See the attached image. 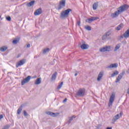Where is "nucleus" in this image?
I'll return each instance as SVG.
<instances>
[{
	"mask_svg": "<svg viewBox=\"0 0 129 129\" xmlns=\"http://www.w3.org/2000/svg\"><path fill=\"white\" fill-rule=\"evenodd\" d=\"M49 51H50V49L49 48H47L43 50V54H46V53H49Z\"/></svg>",
	"mask_w": 129,
	"mask_h": 129,
	"instance_id": "obj_27",
	"label": "nucleus"
},
{
	"mask_svg": "<svg viewBox=\"0 0 129 129\" xmlns=\"http://www.w3.org/2000/svg\"><path fill=\"white\" fill-rule=\"evenodd\" d=\"M45 113L48 115H50V116H52L53 117H56V116L59 115V113H53L51 111H46Z\"/></svg>",
	"mask_w": 129,
	"mask_h": 129,
	"instance_id": "obj_11",
	"label": "nucleus"
},
{
	"mask_svg": "<svg viewBox=\"0 0 129 129\" xmlns=\"http://www.w3.org/2000/svg\"><path fill=\"white\" fill-rule=\"evenodd\" d=\"M30 47H31V45L30 44H28L27 45V48H30Z\"/></svg>",
	"mask_w": 129,
	"mask_h": 129,
	"instance_id": "obj_41",
	"label": "nucleus"
},
{
	"mask_svg": "<svg viewBox=\"0 0 129 129\" xmlns=\"http://www.w3.org/2000/svg\"><path fill=\"white\" fill-rule=\"evenodd\" d=\"M6 20L8 21L9 22H11L12 18H11V17L8 16L6 17Z\"/></svg>",
	"mask_w": 129,
	"mask_h": 129,
	"instance_id": "obj_34",
	"label": "nucleus"
},
{
	"mask_svg": "<svg viewBox=\"0 0 129 129\" xmlns=\"http://www.w3.org/2000/svg\"><path fill=\"white\" fill-rule=\"evenodd\" d=\"M105 35H106L107 37H108L109 36H110V33L106 32Z\"/></svg>",
	"mask_w": 129,
	"mask_h": 129,
	"instance_id": "obj_37",
	"label": "nucleus"
},
{
	"mask_svg": "<svg viewBox=\"0 0 129 129\" xmlns=\"http://www.w3.org/2000/svg\"><path fill=\"white\" fill-rule=\"evenodd\" d=\"M23 115H24V116H28V115H29V114H28V113H27V111H26V110H24L23 111Z\"/></svg>",
	"mask_w": 129,
	"mask_h": 129,
	"instance_id": "obj_32",
	"label": "nucleus"
},
{
	"mask_svg": "<svg viewBox=\"0 0 129 129\" xmlns=\"http://www.w3.org/2000/svg\"><path fill=\"white\" fill-rule=\"evenodd\" d=\"M66 101H67V98H65L63 101V102H66Z\"/></svg>",
	"mask_w": 129,
	"mask_h": 129,
	"instance_id": "obj_42",
	"label": "nucleus"
},
{
	"mask_svg": "<svg viewBox=\"0 0 129 129\" xmlns=\"http://www.w3.org/2000/svg\"><path fill=\"white\" fill-rule=\"evenodd\" d=\"M1 16H0V19H1Z\"/></svg>",
	"mask_w": 129,
	"mask_h": 129,
	"instance_id": "obj_46",
	"label": "nucleus"
},
{
	"mask_svg": "<svg viewBox=\"0 0 129 129\" xmlns=\"http://www.w3.org/2000/svg\"><path fill=\"white\" fill-rule=\"evenodd\" d=\"M128 9V6L126 4H124L119 8H118L117 11H115V13H112L111 14V17L112 19H114L115 18H117L121 13H123V12H125V11H126Z\"/></svg>",
	"mask_w": 129,
	"mask_h": 129,
	"instance_id": "obj_1",
	"label": "nucleus"
},
{
	"mask_svg": "<svg viewBox=\"0 0 129 129\" xmlns=\"http://www.w3.org/2000/svg\"><path fill=\"white\" fill-rule=\"evenodd\" d=\"M122 44H123V45H125L126 44V41L124 40L122 42Z\"/></svg>",
	"mask_w": 129,
	"mask_h": 129,
	"instance_id": "obj_39",
	"label": "nucleus"
},
{
	"mask_svg": "<svg viewBox=\"0 0 129 129\" xmlns=\"http://www.w3.org/2000/svg\"><path fill=\"white\" fill-rule=\"evenodd\" d=\"M66 6V0H61L59 2V4L58 5L57 10H58V11H60V10H62L63 8L65 7Z\"/></svg>",
	"mask_w": 129,
	"mask_h": 129,
	"instance_id": "obj_3",
	"label": "nucleus"
},
{
	"mask_svg": "<svg viewBox=\"0 0 129 129\" xmlns=\"http://www.w3.org/2000/svg\"><path fill=\"white\" fill-rule=\"evenodd\" d=\"M103 76V72H100L98 75L97 81H100Z\"/></svg>",
	"mask_w": 129,
	"mask_h": 129,
	"instance_id": "obj_16",
	"label": "nucleus"
},
{
	"mask_svg": "<svg viewBox=\"0 0 129 129\" xmlns=\"http://www.w3.org/2000/svg\"><path fill=\"white\" fill-rule=\"evenodd\" d=\"M7 49L8 47H7L6 46H4L1 48L0 51H1V52H5V51H7Z\"/></svg>",
	"mask_w": 129,
	"mask_h": 129,
	"instance_id": "obj_24",
	"label": "nucleus"
},
{
	"mask_svg": "<svg viewBox=\"0 0 129 129\" xmlns=\"http://www.w3.org/2000/svg\"><path fill=\"white\" fill-rule=\"evenodd\" d=\"M118 66V64L117 63H112L110 64L109 66H108L107 68H109L110 69H111L112 68H117Z\"/></svg>",
	"mask_w": 129,
	"mask_h": 129,
	"instance_id": "obj_14",
	"label": "nucleus"
},
{
	"mask_svg": "<svg viewBox=\"0 0 129 129\" xmlns=\"http://www.w3.org/2000/svg\"><path fill=\"white\" fill-rule=\"evenodd\" d=\"M124 74H125V72L124 71L118 75L115 81L116 83H117V82H119V81H120V80L121 78H122V76Z\"/></svg>",
	"mask_w": 129,
	"mask_h": 129,
	"instance_id": "obj_10",
	"label": "nucleus"
},
{
	"mask_svg": "<svg viewBox=\"0 0 129 129\" xmlns=\"http://www.w3.org/2000/svg\"><path fill=\"white\" fill-rule=\"evenodd\" d=\"M9 128H10V125H7L5 126L3 129H9Z\"/></svg>",
	"mask_w": 129,
	"mask_h": 129,
	"instance_id": "obj_36",
	"label": "nucleus"
},
{
	"mask_svg": "<svg viewBox=\"0 0 129 129\" xmlns=\"http://www.w3.org/2000/svg\"><path fill=\"white\" fill-rule=\"evenodd\" d=\"M70 12H72V10L70 9L62 11L60 13V19H66V18H68Z\"/></svg>",
	"mask_w": 129,
	"mask_h": 129,
	"instance_id": "obj_2",
	"label": "nucleus"
},
{
	"mask_svg": "<svg viewBox=\"0 0 129 129\" xmlns=\"http://www.w3.org/2000/svg\"><path fill=\"white\" fill-rule=\"evenodd\" d=\"M34 4H35V1H32L29 3H27L26 4V6L30 8V7H32V6H34Z\"/></svg>",
	"mask_w": 129,
	"mask_h": 129,
	"instance_id": "obj_22",
	"label": "nucleus"
},
{
	"mask_svg": "<svg viewBox=\"0 0 129 129\" xmlns=\"http://www.w3.org/2000/svg\"><path fill=\"white\" fill-rule=\"evenodd\" d=\"M85 28L86 29V30H87L88 31H91V27L89 26L85 27Z\"/></svg>",
	"mask_w": 129,
	"mask_h": 129,
	"instance_id": "obj_31",
	"label": "nucleus"
},
{
	"mask_svg": "<svg viewBox=\"0 0 129 129\" xmlns=\"http://www.w3.org/2000/svg\"><path fill=\"white\" fill-rule=\"evenodd\" d=\"M80 24H81V22H80V21H78L77 25L79 27H80Z\"/></svg>",
	"mask_w": 129,
	"mask_h": 129,
	"instance_id": "obj_38",
	"label": "nucleus"
},
{
	"mask_svg": "<svg viewBox=\"0 0 129 129\" xmlns=\"http://www.w3.org/2000/svg\"><path fill=\"white\" fill-rule=\"evenodd\" d=\"M73 118H75V117L74 116H73L71 117H69V120L68 121L69 124H70V123H71V121L73 120Z\"/></svg>",
	"mask_w": 129,
	"mask_h": 129,
	"instance_id": "obj_28",
	"label": "nucleus"
},
{
	"mask_svg": "<svg viewBox=\"0 0 129 129\" xmlns=\"http://www.w3.org/2000/svg\"><path fill=\"white\" fill-rule=\"evenodd\" d=\"M25 105L26 104H23L20 106V107L17 110V114H21V112H22V110H23L22 108L25 106Z\"/></svg>",
	"mask_w": 129,
	"mask_h": 129,
	"instance_id": "obj_15",
	"label": "nucleus"
},
{
	"mask_svg": "<svg viewBox=\"0 0 129 129\" xmlns=\"http://www.w3.org/2000/svg\"><path fill=\"white\" fill-rule=\"evenodd\" d=\"M41 82H42V79L41 78H38L36 80L34 84L35 85H39V84H41Z\"/></svg>",
	"mask_w": 129,
	"mask_h": 129,
	"instance_id": "obj_18",
	"label": "nucleus"
},
{
	"mask_svg": "<svg viewBox=\"0 0 129 129\" xmlns=\"http://www.w3.org/2000/svg\"><path fill=\"white\" fill-rule=\"evenodd\" d=\"M114 97H115V94L112 93L110 97L108 106H111V105H112V103L114 101Z\"/></svg>",
	"mask_w": 129,
	"mask_h": 129,
	"instance_id": "obj_5",
	"label": "nucleus"
},
{
	"mask_svg": "<svg viewBox=\"0 0 129 129\" xmlns=\"http://www.w3.org/2000/svg\"><path fill=\"white\" fill-rule=\"evenodd\" d=\"M20 42V38H16L12 42L13 44H15L16 45V44H18Z\"/></svg>",
	"mask_w": 129,
	"mask_h": 129,
	"instance_id": "obj_23",
	"label": "nucleus"
},
{
	"mask_svg": "<svg viewBox=\"0 0 129 129\" xmlns=\"http://www.w3.org/2000/svg\"><path fill=\"white\" fill-rule=\"evenodd\" d=\"M122 115V113L120 112L119 114H117L116 115L114 116V117L112 118V123H114L117 119H119L120 117H121V116Z\"/></svg>",
	"mask_w": 129,
	"mask_h": 129,
	"instance_id": "obj_6",
	"label": "nucleus"
},
{
	"mask_svg": "<svg viewBox=\"0 0 129 129\" xmlns=\"http://www.w3.org/2000/svg\"><path fill=\"white\" fill-rule=\"evenodd\" d=\"M97 8H98V2L94 3L93 5V10L95 11V10L97 9Z\"/></svg>",
	"mask_w": 129,
	"mask_h": 129,
	"instance_id": "obj_21",
	"label": "nucleus"
},
{
	"mask_svg": "<svg viewBox=\"0 0 129 129\" xmlns=\"http://www.w3.org/2000/svg\"><path fill=\"white\" fill-rule=\"evenodd\" d=\"M40 35H37L36 37H40Z\"/></svg>",
	"mask_w": 129,
	"mask_h": 129,
	"instance_id": "obj_45",
	"label": "nucleus"
},
{
	"mask_svg": "<svg viewBox=\"0 0 129 129\" xmlns=\"http://www.w3.org/2000/svg\"><path fill=\"white\" fill-rule=\"evenodd\" d=\"M107 38V36L105 34L103 35L102 39L105 40V39H106Z\"/></svg>",
	"mask_w": 129,
	"mask_h": 129,
	"instance_id": "obj_35",
	"label": "nucleus"
},
{
	"mask_svg": "<svg viewBox=\"0 0 129 129\" xmlns=\"http://www.w3.org/2000/svg\"><path fill=\"white\" fill-rule=\"evenodd\" d=\"M88 47H89L88 44L85 43H84L81 45V48L83 50H86V49H88Z\"/></svg>",
	"mask_w": 129,
	"mask_h": 129,
	"instance_id": "obj_17",
	"label": "nucleus"
},
{
	"mask_svg": "<svg viewBox=\"0 0 129 129\" xmlns=\"http://www.w3.org/2000/svg\"><path fill=\"white\" fill-rule=\"evenodd\" d=\"M127 94H129V88L127 89Z\"/></svg>",
	"mask_w": 129,
	"mask_h": 129,
	"instance_id": "obj_43",
	"label": "nucleus"
},
{
	"mask_svg": "<svg viewBox=\"0 0 129 129\" xmlns=\"http://www.w3.org/2000/svg\"><path fill=\"white\" fill-rule=\"evenodd\" d=\"M105 47L106 48V52H109V51H110V49L111 48V47H110V46H106Z\"/></svg>",
	"mask_w": 129,
	"mask_h": 129,
	"instance_id": "obj_29",
	"label": "nucleus"
},
{
	"mask_svg": "<svg viewBox=\"0 0 129 129\" xmlns=\"http://www.w3.org/2000/svg\"><path fill=\"white\" fill-rule=\"evenodd\" d=\"M123 37L125 39H127V38H129V28L126 30V32H125V33H123V35L120 36V40L123 39Z\"/></svg>",
	"mask_w": 129,
	"mask_h": 129,
	"instance_id": "obj_7",
	"label": "nucleus"
},
{
	"mask_svg": "<svg viewBox=\"0 0 129 129\" xmlns=\"http://www.w3.org/2000/svg\"><path fill=\"white\" fill-rule=\"evenodd\" d=\"M42 14V9L39 8L34 12V16H40Z\"/></svg>",
	"mask_w": 129,
	"mask_h": 129,
	"instance_id": "obj_13",
	"label": "nucleus"
},
{
	"mask_svg": "<svg viewBox=\"0 0 129 129\" xmlns=\"http://www.w3.org/2000/svg\"><path fill=\"white\" fill-rule=\"evenodd\" d=\"M119 48H120V44H117L116 45L114 51L115 52L116 51H117V50H118V49H119Z\"/></svg>",
	"mask_w": 129,
	"mask_h": 129,
	"instance_id": "obj_26",
	"label": "nucleus"
},
{
	"mask_svg": "<svg viewBox=\"0 0 129 129\" xmlns=\"http://www.w3.org/2000/svg\"><path fill=\"white\" fill-rule=\"evenodd\" d=\"M122 28H123V24L121 23L118 26L115 28V30H116L117 31H120Z\"/></svg>",
	"mask_w": 129,
	"mask_h": 129,
	"instance_id": "obj_19",
	"label": "nucleus"
},
{
	"mask_svg": "<svg viewBox=\"0 0 129 129\" xmlns=\"http://www.w3.org/2000/svg\"><path fill=\"white\" fill-rule=\"evenodd\" d=\"M118 71H115L111 75V77H114V76H116V75H118Z\"/></svg>",
	"mask_w": 129,
	"mask_h": 129,
	"instance_id": "obj_25",
	"label": "nucleus"
},
{
	"mask_svg": "<svg viewBox=\"0 0 129 129\" xmlns=\"http://www.w3.org/2000/svg\"><path fill=\"white\" fill-rule=\"evenodd\" d=\"M100 52H106L105 47L100 49Z\"/></svg>",
	"mask_w": 129,
	"mask_h": 129,
	"instance_id": "obj_33",
	"label": "nucleus"
},
{
	"mask_svg": "<svg viewBox=\"0 0 129 129\" xmlns=\"http://www.w3.org/2000/svg\"><path fill=\"white\" fill-rule=\"evenodd\" d=\"M96 20H97V17H92L86 20L85 22L86 23H89V24H91V23H92V22H94V21H96Z\"/></svg>",
	"mask_w": 129,
	"mask_h": 129,
	"instance_id": "obj_8",
	"label": "nucleus"
},
{
	"mask_svg": "<svg viewBox=\"0 0 129 129\" xmlns=\"http://www.w3.org/2000/svg\"><path fill=\"white\" fill-rule=\"evenodd\" d=\"M77 75H78V74H77V73H75V76H77Z\"/></svg>",
	"mask_w": 129,
	"mask_h": 129,
	"instance_id": "obj_44",
	"label": "nucleus"
},
{
	"mask_svg": "<svg viewBox=\"0 0 129 129\" xmlns=\"http://www.w3.org/2000/svg\"><path fill=\"white\" fill-rule=\"evenodd\" d=\"M77 96H80V97H82L85 95V89H80L77 93Z\"/></svg>",
	"mask_w": 129,
	"mask_h": 129,
	"instance_id": "obj_4",
	"label": "nucleus"
},
{
	"mask_svg": "<svg viewBox=\"0 0 129 129\" xmlns=\"http://www.w3.org/2000/svg\"><path fill=\"white\" fill-rule=\"evenodd\" d=\"M30 80L31 76H28L21 82V85H25V84H26V83H28Z\"/></svg>",
	"mask_w": 129,
	"mask_h": 129,
	"instance_id": "obj_9",
	"label": "nucleus"
},
{
	"mask_svg": "<svg viewBox=\"0 0 129 129\" xmlns=\"http://www.w3.org/2000/svg\"><path fill=\"white\" fill-rule=\"evenodd\" d=\"M4 117V116L3 115V114H1L0 115V120L1 119H2V118H3Z\"/></svg>",
	"mask_w": 129,
	"mask_h": 129,
	"instance_id": "obj_40",
	"label": "nucleus"
},
{
	"mask_svg": "<svg viewBox=\"0 0 129 129\" xmlns=\"http://www.w3.org/2000/svg\"><path fill=\"white\" fill-rule=\"evenodd\" d=\"M56 77H57V72H55L52 76V77L50 79V81H53L56 79Z\"/></svg>",
	"mask_w": 129,
	"mask_h": 129,
	"instance_id": "obj_20",
	"label": "nucleus"
},
{
	"mask_svg": "<svg viewBox=\"0 0 129 129\" xmlns=\"http://www.w3.org/2000/svg\"><path fill=\"white\" fill-rule=\"evenodd\" d=\"M25 62V59L21 60L19 62H18L16 64V68H19V66H22V65H24V63Z\"/></svg>",
	"mask_w": 129,
	"mask_h": 129,
	"instance_id": "obj_12",
	"label": "nucleus"
},
{
	"mask_svg": "<svg viewBox=\"0 0 129 129\" xmlns=\"http://www.w3.org/2000/svg\"><path fill=\"white\" fill-rule=\"evenodd\" d=\"M62 86H63V82H61L60 83V84L58 85V86L57 87V89H58V90L60 89L62 87Z\"/></svg>",
	"mask_w": 129,
	"mask_h": 129,
	"instance_id": "obj_30",
	"label": "nucleus"
}]
</instances>
